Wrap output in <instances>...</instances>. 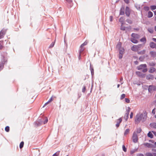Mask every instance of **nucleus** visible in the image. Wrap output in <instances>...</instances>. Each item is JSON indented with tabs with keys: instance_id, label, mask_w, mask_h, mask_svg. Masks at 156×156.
I'll return each instance as SVG.
<instances>
[{
	"instance_id": "1",
	"label": "nucleus",
	"mask_w": 156,
	"mask_h": 156,
	"mask_svg": "<svg viewBox=\"0 0 156 156\" xmlns=\"http://www.w3.org/2000/svg\"><path fill=\"white\" fill-rule=\"evenodd\" d=\"M147 116V114L145 112L137 114L135 119V123L138 124L140 121L144 122L145 121Z\"/></svg>"
},
{
	"instance_id": "2",
	"label": "nucleus",
	"mask_w": 156,
	"mask_h": 156,
	"mask_svg": "<svg viewBox=\"0 0 156 156\" xmlns=\"http://www.w3.org/2000/svg\"><path fill=\"white\" fill-rule=\"evenodd\" d=\"M137 69L138 70H142V72L143 73H146L147 70L146 64L140 65L137 67Z\"/></svg>"
},
{
	"instance_id": "3",
	"label": "nucleus",
	"mask_w": 156,
	"mask_h": 156,
	"mask_svg": "<svg viewBox=\"0 0 156 156\" xmlns=\"http://www.w3.org/2000/svg\"><path fill=\"white\" fill-rule=\"evenodd\" d=\"M4 55H3L2 53L1 54V56L2 57V62H0V71L3 69L4 65L7 62V59L5 58Z\"/></svg>"
},
{
	"instance_id": "4",
	"label": "nucleus",
	"mask_w": 156,
	"mask_h": 156,
	"mask_svg": "<svg viewBox=\"0 0 156 156\" xmlns=\"http://www.w3.org/2000/svg\"><path fill=\"white\" fill-rule=\"evenodd\" d=\"M133 142L136 143L138 140V137L137 134L136 132H134L133 133Z\"/></svg>"
},
{
	"instance_id": "5",
	"label": "nucleus",
	"mask_w": 156,
	"mask_h": 156,
	"mask_svg": "<svg viewBox=\"0 0 156 156\" xmlns=\"http://www.w3.org/2000/svg\"><path fill=\"white\" fill-rule=\"evenodd\" d=\"M130 111V108L129 107L128 109L126 110V112L125 114L124 118L126 121L128 118L129 113Z\"/></svg>"
},
{
	"instance_id": "6",
	"label": "nucleus",
	"mask_w": 156,
	"mask_h": 156,
	"mask_svg": "<svg viewBox=\"0 0 156 156\" xmlns=\"http://www.w3.org/2000/svg\"><path fill=\"white\" fill-rule=\"evenodd\" d=\"M148 91L151 92L153 90H156V86L153 85H150L148 89Z\"/></svg>"
},
{
	"instance_id": "7",
	"label": "nucleus",
	"mask_w": 156,
	"mask_h": 156,
	"mask_svg": "<svg viewBox=\"0 0 156 156\" xmlns=\"http://www.w3.org/2000/svg\"><path fill=\"white\" fill-rule=\"evenodd\" d=\"M6 30H2L0 32V39L3 37L4 35L6 33Z\"/></svg>"
},
{
	"instance_id": "8",
	"label": "nucleus",
	"mask_w": 156,
	"mask_h": 156,
	"mask_svg": "<svg viewBox=\"0 0 156 156\" xmlns=\"http://www.w3.org/2000/svg\"><path fill=\"white\" fill-rule=\"evenodd\" d=\"M144 145L148 147H154V145H153V144H150V143H144Z\"/></svg>"
},
{
	"instance_id": "9",
	"label": "nucleus",
	"mask_w": 156,
	"mask_h": 156,
	"mask_svg": "<svg viewBox=\"0 0 156 156\" xmlns=\"http://www.w3.org/2000/svg\"><path fill=\"white\" fill-rule=\"evenodd\" d=\"M125 11L126 15L128 16H129L130 14V11L128 7H126Z\"/></svg>"
},
{
	"instance_id": "10",
	"label": "nucleus",
	"mask_w": 156,
	"mask_h": 156,
	"mask_svg": "<svg viewBox=\"0 0 156 156\" xmlns=\"http://www.w3.org/2000/svg\"><path fill=\"white\" fill-rule=\"evenodd\" d=\"M150 46L152 48L156 49V44L153 42H151L150 43Z\"/></svg>"
},
{
	"instance_id": "11",
	"label": "nucleus",
	"mask_w": 156,
	"mask_h": 156,
	"mask_svg": "<svg viewBox=\"0 0 156 156\" xmlns=\"http://www.w3.org/2000/svg\"><path fill=\"white\" fill-rule=\"evenodd\" d=\"M136 73L139 76L143 78L145 77V75L142 74L141 72L139 71H137Z\"/></svg>"
},
{
	"instance_id": "12",
	"label": "nucleus",
	"mask_w": 156,
	"mask_h": 156,
	"mask_svg": "<svg viewBox=\"0 0 156 156\" xmlns=\"http://www.w3.org/2000/svg\"><path fill=\"white\" fill-rule=\"evenodd\" d=\"M146 78L147 80H153L154 78V76L152 75L149 74L146 75Z\"/></svg>"
},
{
	"instance_id": "13",
	"label": "nucleus",
	"mask_w": 156,
	"mask_h": 156,
	"mask_svg": "<svg viewBox=\"0 0 156 156\" xmlns=\"http://www.w3.org/2000/svg\"><path fill=\"white\" fill-rule=\"evenodd\" d=\"M150 54L152 57L154 58L156 57V51H151L150 52Z\"/></svg>"
},
{
	"instance_id": "14",
	"label": "nucleus",
	"mask_w": 156,
	"mask_h": 156,
	"mask_svg": "<svg viewBox=\"0 0 156 156\" xmlns=\"http://www.w3.org/2000/svg\"><path fill=\"white\" fill-rule=\"evenodd\" d=\"M122 121V119L121 118H120L117 120L116 122L117 123L116 124V126L117 127H118L119 126L120 123Z\"/></svg>"
},
{
	"instance_id": "15",
	"label": "nucleus",
	"mask_w": 156,
	"mask_h": 156,
	"mask_svg": "<svg viewBox=\"0 0 156 156\" xmlns=\"http://www.w3.org/2000/svg\"><path fill=\"white\" fill-rule=\"evenodd\" d=\"M156 69L154 67H151L150 68L149 72L151 73H153L155 71Z\"/></svg>"
},
{
	"instance_id": "16",
	"label": "nucleus",
	"mask_w": 156,
	"mask_h": 156,
	"mask_svg": "<svg viewBox=\"0 0 156 156\" xmlns=\"http://www.w3.org/2000/svg\"><path fill=\"white\" fill-rule=\"evenodd\" d=\"M124 7L121 8L120 10V15H123L124 14Z\"/></svg>"
},
{
	"instance_id": "17",
	"label": "nucleus",
	"mask_w": 156,
	"mask_h": 156,
	"mask_svg": "<svg viewBox=\"0 0 156 156\" xmlns=\"http://www.w3.org/2000/svg\"><path fill=\"white\" fill-rule=\"evenodd\" d=\"M153 16V13L151 11H149L148 13V16H147L148 17L151 18V17H152Z\"/></svg>"
},
{
	"instance_id": "18",
	"label": "nucleus",
	"mask_w": 156,
	"mask_h": 156,
	"mask_svg": "<svg viewBox=\"0 0 156 156\" xmlns=\"http://www.w3.org/2000/svg\"><path fill=\"white\" fill-rule=\"evenodd\" d=\"M131 41L134 43H138V41L134 38H131Z\"/></svg>"
},
{
	"instance_id": "19",
	"label": "nucleus",
	"mask_w": 156,
	"mask_h": 156,
	"mask_svg": "<svg viewBox=\"0 0 156 156\" xmlns=\"http://www.w3.org/2000/svg\"><path fill=\"white\" fill-rule=\"evenodd\" d=\"M90 69L91 71V75H93L94 74V70L93 67L92 66L91 64H90Z\"/></svg>"
},
{
	"instance_id": "20",
	"label": "nucleus",
	"mask_w": 156,
	"mask_h": 156,
	"mask_svg": "<svg viewBox=\"0 0 156 156\" xmlns=\"http://www.w3.org/2000/svg\"><path fill=\"white\" fill-rule=\"evenodd\" d=\"M147 136L151 138H152L153 137V135L150 131L147 134Z\"/></svg>"
},
{
	"instance_id": "21",
	"label": "nucleus",
	"mask_w": 156,
	"mask_h": 156,
	"mask_svg": "<svg viewBox=\"0 0 156 156\" xmlns=\"http://www.w3.org/2000/svg\"><path fill=\"white\" fill-rule=\"evenodd\" d=\"M119 53L121 54H123L124 51V49L123 48H121L119 49Z\"/></svg>"
},
{
	"instance_id": "22",
	"label": "nucleus",
	"mask_w": 156,
	"mask_h": 156,
	"mask_svg": "<svg viewBox=\"0 0 156 156\" xmlns=\"http://www.w3.org/2000/svg\"><path fill=\"white\" fill-rule=\"evenodd\" d=\"M138 47V46L135 45L133 46L131 48V50L133 51H135L136 49H137Z\"/></svg>"
},
{
	"instance_id": "23",
	"label": "nucleus",
	"mask_w": 156,
	"mask_h": 156,
	"mask_svg": "<svg viewBox=\"0 0 156 156\" xmlns=\"http://www.w3.org/2000/svg\"><path fill=\"white\" fill-rule=\"evenodd\" d=\"M130 130L129 129H126L124 133V136H126L127 134H128L129 133Z\"/></svg>"
},
{
	"instance_id": "24",
	"label": "nucleus",
	"mask_w": 156,
	"mask_h": 156,
	"mask_svg": "<svg viewBox=\"0 0 156 156\" xmlns=\"http://www.w3.org/2000/svg\"><path fill=\"white\" fill-rule=\"evenodd\" d=\"M146 52V50H144L142 51H139L138 52V53L140 55H143L145 54Z\"/></svg>"
},
{
	"instance_id": "25",
	"label": "nucleus",
	"mask_w": 156,
	"mask_h": 156,
	"mask_svg": "<svg viewBox=\"0 0 156 156\" xmlns=\"http://www.w3.org/2000/svg\"><path fill=\"white\" fill-rule=\"evenodd\" d=\"M79 57L80 56V54L84 50V48L83 47H80Z\"/></svg>"
},
{
	"instance_id": "26",
	"label": "nucleus",
	"mask_w": 156,
	"mask_h": 156,
	"mask_svg": "<svg viewBox=\"0 0 156 156\" xmlns=\"http://www.w3.org/2000/svg\"><path fill=\"white\" fill-rule=\"evenodd\" d=\"M121 44L120 42H119L116 46V48H118L119 49H120L121 48Z\"/></svg>"
},
{
	"instance_id": "27",
	"label": "nucleus",
	"mask_w": 156,
	"mask_h": 156,
	"mask_svg": "<svg viewBox=\"0 0 156 156\" xmlns=\"http://www.w3.org/2000/svg\"><path fill=\"white\" fill-rule=\"evenodd\" d=\"M145 155L146 156H154L153 153H150V152H147V153H146V154H145Z\"/></svg>"
},
{
	"instance_id": "28",
	"label": "nucleus",
	"mask_w": 156,
	"mask_h": 156,
	"mask_svg": "<svg viewBox=\"0 0 156 156\" xmlns=\"http://www.w3.org/2000/svg\"><path fill=\"white\" fill-rule=\"evenodd\" d=\"M150 8L152 10L156 9V6L155 5H151L150 6Z\"/></svg>"
},
{
	"instance_id": "29",
	"label": "nucleus",
	"mask_w": 156,
	"mask_h": 156,
	"mask_svg": "<svg viewBox=\"0 0 156 156\" xmlns=\"http://www.w3.org/2000/svg\"><path fill=\"white\" fill-rule=\"evenodd\" d=\"M140 41L141 42L145 43L146 41V39L145 37H144L141 39Z\"/></svg>"
},
{
	"instance_id": "30",
	"label": "nucleus",
	"mask_w": 156,
	"mask_h": 156,
	"mask_svg": "<svg viewBox=\"0 0 156 156\" xmlns=\"http://www.w3.org/2000/svg\"><path fill=\"white\" fill-rule=\"evenodd\" d=\"M148 31L151 33H153L154 32L153 29L152 28H149L148 29Z\"/></svg>"
},
{
	"instance_id": "31",
	"label": "nucleus",
	"mask_w": 156,
	"mask_h": 156,
	"mask_svg": "<svg viewBox=\"0 0 156 156\" xmlns=\"http://www.w3.org/2000/svg\"><path fill=\"white\" fill-rule=\"evenodd\" d=\"M124 20V19L123 17H121L119 19V21L122 23V25L123 24V22Z\"/></svg>"
},
{
	"instance_id": "32",
	"label": "nucleus",
	"mask_w": 156,
	"mask_h": 156,
	"mask_svg": "<svg viewBox=\"0 0 156 156\" xmlns=\"http://www.w3.org/2000/svg\"><path fill=\"white\" fill-rule=\"evenodd\" d=\"M144 56H141L139 58V60L141 62H142L144 61Z\"/></svg>"
},
{
	"instance_id": "33",
	"label": "nucleus",
	"mask_w": 156,
	"mask_h": 156,
	"mask_svg": "<svg viewBox=\"0 0 156 156\" xmlns=\"http://www.w3.org/2000/svg\"><path fill=\"white\" fill-rule=\"evenodd\" d=\"M141 129L140 128H137L136 129V133H140L141 131Z\"/></svg>"
},
{
	"instance_id": "34",
	"label": "nucleus",
	"mask_w": 156,
	"mask_h": 156,
	"mask_svg": "<svg viewBox=\"0 0 156 156\" xmlns=\"http://www.w3.org/2000/svg\"><path fill=\"white\" fill-rule=\"evenodd\" d=\"M23 145H24V142L23 141L21 142L20 143V148H22L23 147Z\"/></svg>"
},
{
	"instance_id": "35",
	"label": "nucleus",
	"mask_w": 156,
	"mask_h": 156,
	"mask_svg": "<svg viewBox=\"0 0 156 156\" xmlns=\"http://www.w3.org/2000/svg\"><path fill=\"white\" fill-rule=\"evenodd\" d=\"M137 34H135V33H132L131 34V36L132 37H133V38H135L136 36H137Z\"/></svg>"
},
{
	"instance_id": "36",
	"label": "nucleus",
	"mask_w": 156,
	"mask_h": 156,
	"mask_svg": "<svg viewBox=\"0 0 156 156\" xmlns=\"http://www.w3.org/2000/svg\"><path fill=\"white\" fill-rule=\"evenodd\" d=\"M5 131H6L7 132H8L9 131V126H7L5 127Z\"/></svg>"
},
{
	"instance_id": "37",
	"label": "nucleus",
	"mask_w": 156,
	"mask_h": 156,
	"mask_svg": "<svg viewBox=\"0 0 156 156\" xmlns=\"http://www.w3.org/2000/svg\"><path fill=\"white\" fill-rule=\"evenodd\" d=\"M126 21L129 24L132 23V21L130 19H127L126 20Z\"/></svg>"
},
{
	"instance_id": "38",
	"label": "nucleus",
	"mask_w": 156,
	"mask_h": 156,
	"mask_svg": "<svg viewBox=\"0 0 156 156\" xmlns=\"http://www.w3.org/2000/svg\"><path fill=\"white\" fill-rule=\"evenodd\" d=\"M55 44V42H52L51 44L50 45L49 48H51L53 47Z\"/></svg>"
},
{
	"instance_id": "39",
	"label": "nucleus",
	"mask_w": 156,
	"mask_h": 156,
	"mask_svg": "<svg viewBox=\"0 0 156 156\" xmlns=\"http://www.w3.org/2000/svg\"><path fill=\"white\" fill-rule=\"evenodd\" d=\"M144 9L145 11H148L149 10V8L147 6L144 7Z\"/></svg>"
},
{
	"instance_id": "40",
	"label": "nucleus",
	"mask_w": 156,
	"mask_h": 156,
	"mask_svg": "<svg viewBox=\"0 0 156 156\" xmlns=\"http://www.w3.org/2000/svg\"><path fill=\"white\" fill-rule=\"evenodd\" d=\"M125 97V94H122L121 95V97H120V99H123Z\"/></svg>"
},
{
	"instance_id": "41",
	"label": "nucleus",
	"mask_w": 156,
	"mask_h": 156,
	"mask_svg": "<svg viewBox=\"0 0 156 156\" xmlns=\"http://www.w3.org/2000/svg\"><path fill=\"white\" fill-rule=\"evenodd\" d=\"M122 147L123 150L125 152H126V149L124 145H122Z\"/></svg>"
},
{
	"instance_id": "42",
	"label": "nucleus",
	"mask_w": 156,
	"mask_h": 156,
	"mask_svg": "<svg viewBox=\"0 0 156 156\" xmlns=\"http://www.w3.org/2000/svg\"><path fill=\"white\" fill-rule=\"evenodd\" d=\"M120 28H121V30H125V27H124L122 26H122Z\"/></svg>"
},
{
	"instance_id": "43",
	"label": "nucleus",
	"mask_w": 156,
	"mask_h": 156,
	"mask_svg": "<svg viewBox=\"0 0 156 156\" xmlns=\"http://www.w3.org/2000/svg\"><path fill=\"white\" fill-rule=\"evenodd\" d=\"M125 101L127 103H129L130 101L129 99L127 98H125Z\"/></svg>"
},
{
	"instance_id": "44",
	"label": "nucleus",
	"mask_w": 156,
	"mask_h": 156,
	"mask_svg": "<svg viewBox=\"0 0 156 156\" xmlns=\"http://www.w3.org/2000/svg\"><path fill=\"white\" fill-rule=\"evenodd\" d=\"M59 154V152H57L54 154L52 156H58Z\"/></svg>"
},
{
	"instance_id": "45",
	"label": "nucleus",
	"mask_w": 156,
	"mask_h": 156,
	"mask_svg": "<svg viewBox=\"0 0 156 156\" xmlns=\"http://www.w3.org/2000/svg\"><path fill=\"white\" fill-rule=\"evenodd\" d=\"M86 90V87L85 86H83L82 89V91L83 92H84Z\"/></svg>"
},
{
	"instance_id": "46",
	"label": "nucleus",
	"mask_w": 156,
	"mask_h": 156,
	"mask_svg": "<svg viewBox=\"0 0 156 156\" xmlns=\"http://www.w3.org/2000/svg\"><path fill=\"white\" fill-rule=\"evenodd\" d=\"M48 119L47 118H46V119L45 120H44V121L43 122V123H44V124H45L47 122H48Z\"/></svg>"
},
{
	"instance_id": "47",
	"label": "nucleus",
	"mask_w": 156,
	"mask_h": 156,
	"mask_svg": "<svg viewBox=\"0 0 156 156\" xmlns=\"http://www.w3.org/2000/svg\"><path fill=\"white\" fill-rule=\"evenodd\" d=\"M122 55H123V54H119V58L120 59H121L122 58Z\"/></svg>"
},
{
	"instance_id": "48",
	"label": "nucleus",
	"mask_w": 156,
	"mask_h": 156,
	"mask_svg": "<svg viewBox=\"0 0 156 156\" xmlns=\"http://www.w3.org/2000/svg\"><path fill=\"white\" fill-rule=\"evenodd\" d=\"M66 1L69 3H71L72 2V0H66Z\"/></svg>"
},
{
	"instance_id": "49",
	"label": "nucleus",
	"mask_w": 156,
	"mask_h": 156,
	"mask_svg": "<svg viewBox=\"0 0 156 156\" xmlns=\"http://www.w3.org/2000/svg\"><path fill=\"white\" fill-rule=\"evenodd\" d=\"M87 43L88 41H86L83 43V44H84V45H86L87 44Z\"/></svg>"
},
{
	"instance_id": "50",
	"label": "nucleus",
	"mask_w": 156,
	"mask_h": 156,
	"mask_svg": "<svg viewBox=\"0 0 156 156\" xmlns=\"http://www.w3.org/2000/svg\"><path fill=\"white\" fill-rule=\"evenodd\" d=\"M52 101V97H51L48 101V102H50Z\"/></svg>"
},
{
	"instance_id": "51",
	"label": "nucleus",
	"mask_w": 156,
	"mask_h": 156,
	"mask_svg": "<svg viewBox=\"0 0 156 156\" xmlns=\"http://www.w3.org/2000/svg\"><path fill=\"white\" fill-rule=\"evenodd\" d=\"M133 113L132 112H131L130 114V118L131 119L132 118H133Z\"/></svg>"
},
{
	"instance_id": "52",
	"label": "nucleus",
	"mask_w": 156,
	"mask_h": 156,
	"mask_svg": "<svg viewBox=\"0 0 156 156\" xmlns=\"http://www.w3.org/2000/svg\"><path fill=\"white\" fill-rule=\"evenodd\" d=\"M124 1L127 4H128L129 2V0H124Z\"/></svg>"
},
{
	"instance_id": "53",
	"label": "nucleus",
	"mask_w": 156,
	"mask_h": 156,
	"mask_svg": "<svg viewBox=\"0 0 156 156\" xmlns=\"http://www.w3.org/2000/svg\"><path fill=\"white\" fill-rule=\"evenodd\" d=\"M112 18L113 17L112 16H110V21L111 22L112 21Z\"/></svg>"
},
{
	"instance_id": "54",
	"label": "nucleus",
	"mask_w": 156,
	"mask_h": 156,
	"mask_svg": "<svg viewBox=\"0 0 156 156\" xmlns=\"http://www.w3.org/2000/svg\"><path fill=\"white\" fill-rule=\"evenodd\" d=\"M3 47L1 43H0V49H1Z\"/></svg>"
},
{
	"instance_id": "55",
	"label": "nucleus",
	"mask_w": 156,
	"mask_h": 156,
	"mask_svg": "<svg viewBox=\"0 0 156 156\" xmlns=\"http://www.w3.org/2000/svg\"><path fill=\"white\" fill-rule=\"evenodd\" d=\"M155 108H154L152 111V113H153L154 114L155 113Z\"/></svg>"
},
{
	"instance_id": "56",
	"label": "nucleus",
	"mask_w": 156,
	"mask_h": 156,
	"mask_svg": "<svg viewBox=\"0 0 156 156\" xmlns=\"http://www.w3.org/2000/svg\"><path fill=\"white\" fill-rule=\"evenodd\" d=\"M137 156H144V155L142 154H138L137 155Z\"/></svg>"
},
{
	"instance_id": "57",
	"label": "nucleus",
	"mask_w": 156,
	"mask_h": 156,
	"mask_svg": "<svg viewBox=\"0 0 156 156\" xmlns=\"http://www.w3.org/2000/svg\"><path fill=\"white\" fill-rule=\"evenodd\" d=\"M149 142H151V143H154V140H149Z\"/></svg>"
},
{
	"instance_id": "58",
	"label": "nucleus",
	"mask_w": 156,
	"mask_h": 156,
	"mask_svg": "<svg viewBox=\"0 0 156 156\" xmlns=\"http://www.w3.org/2000/svg\"><path fill=\"white\" fill-rule=\"evenodd\" d=\"M49 103V102H48V101L46 103L44 104V106H43V107H44V106H45L46 105H48V104Z\"/></svg>"
},
{
	"instance_id": "59",
	"label": "nucleus",
	"mask_w": 156,
	"mask_h": 156,
	"mask_svg": "<svg viewBox=\"0 0 156 156\" xmlns=\"http://www.w3.org/2000/svg\"><path fill=\"white\" fill-rule=\"evenodd\" d=\"M152 151L153 152H156V149L154 148H152Z\"/></svg>"
},
{
	"instance_id": "60",
	"label": "nucleus",
	"mask_w": 156,
	"mask_h": 156,
	"mask_svg": "<svg viewBox=\"0 0 156 156\" xmlns=\"http://www.w3.org/2000/svg\"><path fill=\"white\" fill-rule=\"evenodd\" d=\"M152 40L153 41H154V42H156V38H153L152 39Z\"/></svg>"
},
{
	"instance_id": "61",
	"label": "nucleus",
	"mask_w": 156,
	"mask_h": 156,
	"mask_svg": "<svg viewBox=\"0 0 156 156\" xmlns=\"http://www.w3.org/2000/svg\"><path fill=\"white\" fill-rule=\"evenodd\" d=\"M138 62L137 61H135L134 62V63L135 64H136V65L137 64H138Z\"/></svg>"
},
{
	"instance_id": "62",
	"label": "nucleus",
	"mask_w": 156,
	"mask_h": 156,
	"mask_svg": "<svg viewBox=\"0 0 156 156\" xmlns=\"http://www.w3.org/2000/svg\"><path fill=\"white\" fill-rule=\"evenodd\" d=\"M84 46H85V45H84V44H83H83H82L81 45V46H80V47H82H82L83 48V47Z\"/></svg>"
},
{
	"instance_id": "63",
	"label": "nucleus",
	"mask_w": 156,
	"mask_h": 156,
	"mask_svg": "<svg viewBox=\"0 0 156 156\" xmlns=\"http://www.w3.org/2000/svg\"><path fill=\"white\" fill-rule=\"evenodd\" d=\"M154 126L155 128H156V123H154Z\"/></svg>"
},
{
	"instance_id": "64",
	"label": "nucleus",
	"mask_w": 156,
	"mask_h": 156,
	"mask_svg": "<svg viewBox=\"0 0 156 156\" xmlns=\"http://www.w3.org/2000/svg\"><path fill=\"white\" fill-rule=\"evenodd\" d=\"M154 156H156V153H153Z\"/></svg>"
}]
</instances>
